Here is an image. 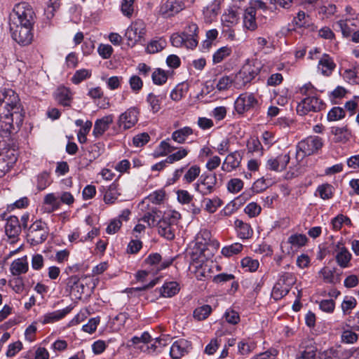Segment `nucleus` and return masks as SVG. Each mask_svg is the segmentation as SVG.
<instances>
[{
	"mask_svg": "<svg viewBox=\"0 0 359 359\" xmlns=\"http://www.w3.org/2000/svg\"><path fill=\"white\" fill-rule=\"evenodd\" d=\"M0 128L1 135L9 136L15 130L14 124L19 128L23 122L24 112L18 95L12 89L0 90Z\"/></svg>",
	"mask_w": 359,
	"mask_h": 359,
	"instance_id": "1",
	"label": "nucleus"
},
{
	"mask_svg": "<svg viewBox=\"0 0 359 359\" xmlns=\"http://www.w3.org/2000/svg\"><path fill=\"white\" fill-rule=\"evenodd\" d=\"M263 65L257 59L247 60L241 69L234 75L233 78L229 76L220 77L216 88L219 91L227 90L231 85L236 89L247 87L259 74Z\"/></svg>",
	"mask_w": 359,
	"mask_h": 359,
	"instance_id": "2",
	"label": "nucleus"
},
{
	"mask_svg": "<svg viewBox=\"0 0 359 359\" xmlns=\"http://www.w3.org/2000/svg\"><path fill=\"white\" fill-rule=\"evenodd\" d=\"M198 31L196 23L187 22L181 33L171 35L170 42L175 47L193 50L198 44Z\"/></svg>",
	"mask_w": 359,
	"mask_h": 359,
	"instance_id": "3",
	"label": "nucleus"
},
{
	"mask_svg": "<svg viewBox=\"0 0 359 359\" xmlns=\"http://www.w3.org/2000/svg\"><path fill=\"white\" fill-rule=\"evenodd\" d=\"M36 13L33 7L27 2H20L14 5L9 15V25H34Z\"/></svg>",
	"mask_w": 359,
	"mask_h": 359,
	"instance_id": "4",
	"label": "nucleus"
},
{
	"mask_svg": "<svg viewBox=\"0 0 359 359\" xmlns=\"http://www.w3.org/2000/svg\"><path fill=\"white\" fill-rule=\"evenodd\" d=\"M323 146V140L318 136H309L300 141L296 147V158L298 161L305 156L316 154Z\"/></svg>",
	"mask_w": 359,
	"mask_h": 359,
	"instance_id": "5",
	"label": "nucleus"
},
{
	"mask_svg": "<svg viewBox=\"0 0 359 359\" xmlns=\"http://www.w3.org/2000/svg\"><path fill=\"white\" fill-rule=\"evenodd\" d=\"M48 235V229L45 222L41 220H36L27 231V238L33 245H36L44 242Z\"/></svg>",
	"mask_w": 359,
	"mask_h": 359,
	"instance_id": "6",
	"label": "nucleus"
},
{
	"mask_svg": "<svg viewBox=\"0 0 359 359\" xmlns=\"http://www.w3.org/2000/svg\"><path fill=\"white\" fill-rule=\"evenodd\" d=\"M13 39L22 46L31 43L33 39L34 25H9Z\"/></svg>",
	"mask_w": 359,
	"mask_h": 359,
	"instance_id": "7",
	"label": "nucleus"
},
{
	"mask_svg": "<svg viewBox=\"0 0 359 359\" xmlns=\"http://www.w3.org/2000/svg\"><path fill=\"white\" fill-rule=\"evenodd\" d=\"M258 106L259 101L252 93H241L234 102V109L241 115L257 109Z\"/></svg>",
	"mask_w": 359,
	"mask_h": 359,
	"instance_id": "8",
	"label": "nucleus"
},
{
	"mask_svg": "<svg viewBox=\"0 0 359 359\" xmlns=\"http://www.w3.org/2000/svg\"><path fill=\"white\" fill-rule=\"evenodd\" d=\"M217 180L215 174L203 173L194 184V190L203 196L209 195L215 191Z\"/></svg>",
	"mask_w": 359,
	"mask_h": 359,
	"instance_id": "9",
	"label": "nucleus"
},
{
	"mask_svg": "<svg viewBox=\"0 0 359 359\" xmlns=\"http://www.w3.org/2000/svg\"><path fill=\"white\" fill-rule=\"evenodd\" d=\"M325 104L316 95L306 97L297 107V112L301 116L307 114L309 112H317L323 109Z\"/></svg>",
	"mask_w": 359,
	"mask_h": 359,
	"instance_id": "10",
	"label": "nucleus"
},
{
	"mask_svg": "<svg viewBox=\"0 0 359 359\" xmlns=\"http://www.w3.org/2000/svg\"><path fill=\"white\" fill-rule=\"evenodd\" d=\"M146 33V25L142 20L133 22L126 29L125 36L128 40V45L133 46L139 41Z\"/></svg>",
	"mask_w": 359,
	"mask_h": 359,
	"instance_id": "11",
	"label": "nucleus"
},
{
	"mask_svg": "<svg viewBox=\"0 0 359 359\" xmlns=\"http://www.w3.org/2000/svg\"><path fill=\"white\" fill-rule=\"evenodd\" d=\"M185 8L183 0H165L161 3L159 9L160 15L164 18L174 17Z\"/></svg>",
	"mask_w": 359,
	"mask_h": 359,
	"instance_id": "12",
	"label": "nucleus"
},
{
	"mask_svg": "<svg viewBox=\"0 0 359 359\" xmlns=\"http://www.w3.org/2000/svg\"><path fill=\"white\" fill-rule=\"evenodd\" d=\"M139 110L136 107H130L119 116L118 124L124 130L133 127L138 121Z\"/></svg>",
	"mask_w": 359,
	"mask_h": 359,
	"instance_id": "13",
	"label": "nucleus"
},
{
	"mask_svg": "<svg viewBox=\"0 0 359 359\" xmlns=\"http://www.w3.org/2000/svg\"><path fill=\"white\" fill-rule=\"evenodd\" d=\"M290 161L289 153L281 154L276 157L270 158L266 161V168L271 170L282 172L286 169Z\"/></svg>",
	"mask_w": 359,
	"mask_h": 359,
	"instance_id": "14",
	"label": "nucleus"
},
{
	"mask_svg": "<svg viewBox=\"0 0 359 359\" xmlns=\"http://www.w3.org/2000/svg\"><path fill=\"white\" fill-rule=\"evenodd\" d=\"M73 308V306L69 305L63 309L47 313L40 318L39 322L43 325L54 323L64 318Z\"/></svg>",
	"mask_w": 359,
	"mask_h": 359,
	"instance_id": "15",
	"label": "nucleus"
},
{
	"mask_svg": "<svg viewBox=\"0 0 359 359\" xmlns=\"http://www.w3.org/2000/svg\"><path fill=\"white\" fill-rule=\"evenodd\" d=\"M317 348L310 340H304L299 346L296 359H314Z\"/></svg>",
	"mask_w": 359,
	"mask_h": 359,
	"instance_id": "16",
	"label": "nucleus"
},
{
	"mask_svg": "<svg viewBox=\"0 0 359 359\" xmlns=\"http://www.w3.org/2000/svg\"><path fill=\"white\" fill-rule=\"evenodd\" d=\"M191 348V344L185 339L175 341L170 347V355L173 359H180L188 353Z\"/></svg>",
	"mask_w": 359,
	"mask_h": 359,
	"instance_id": "17",
	"label": "nucleus"
},
{
	"mask_svg": "<svg viewBox=\"0 0 359 359\" xmlns=\"http://www.w3.org/2000/svg\"><path fill=\"white\" fill-rule=\"evenodd\" d=\"M114 121V116L109 114L97 119L94 124L93 134L95 137H101Z\"/></svg>",
	"mask_w": 359,
	"mask_h": 359,
	"instance_id": "18",
	"label": "nucleus"
},
{
	"mask_svg": "<svg viewBox=\"0 0 359 359\" xmlns=\"http://www.w3.org/2000/svg\"><path fill=\"white\" fill-rule=\"evenodd\" d=\"M242 154L239 151L230 153L225 158L222 169L226 172L231 170L239 167L242 160Z\"/></svg>",
	"mask_w": 359,
	"mask_h": 359,
	"instance_id": "19",
	"label": "nucleus"
},
{
	"mask_svg": "<svg viewBox=\"0 0 359 359\" xmlns=\"http://www.w3.org/2000/svg\"><path fill=\"white\" fill-rule=\"evenodd\" d=\"M335 67L333 59L327 54H324L318 61V71L323 76H330Z\"/></svg>",
	"mask_w": 359,
	"mask_h": 359,
	"instance_id": "20",
	"label": "nucleus"
},
{
	"mask_svg": "<svg viewBox=\"0 0 359 359\" xmlns=\"http://www.w3.org/2000/svg\"><path fill=\"white\" fill-rule=\"evenodd\" d=\"M5 232L10 238L18 237L21 232V225L16 216H11L6 221Z\"/></svg>",
	"mask_w": 359,
	"mask_h": 359,
	"instance_id": "21",
	"label": "nucleus"
},
{
	"mask_svg": "<svg viewBox=\"0 0 359 359\" xmlns=\"http://www.w3.org/2000/svg\"><path fill=\"white\" fill-rule=\"evenodd\" d=\"M55 99L59 104L64 107H70L73 97L69 88L60 86L55 93Z\"/></svg>",
	"mask_w": 359,
	"mask_h": 359,
	"instance_id": "22",
	"label": "nucleus"
},
{
	"mask_svg": "<svg viewBox=\"0 0 359 359\" xmlns=\"http://www.w3.org/2000/svg\"><path fill=\"white\" fill-rule=\"evenodd\" d=\"M161 212L156 208H151L139 219L147 223L149 227L157 226L161 221Z\"/></svg>",
	"mask_w": 359,
	"mask_h": 359,
	"instance_id": "23",
	"label": "nucleus"
},
{
	"mask_svg": "<svg viewBox=\"0 0 359 359\" xmlns=\"http://www.w3.org/2000/svg\"><path fill=\"white\" fill-rule=\"evenodd\" d=\"M331 133L334 135V142L345 143L348 142L351 136V130L346 126L332 127Z\"/></svg>",
	"mask_w": 359,
	"mask_h": 359,
	"instance_id": "24",
	"label": "nucleus"
},
{
	"mask_svg": "<svg viewBox=\"0 0 359 359\" xmlns=\"http://www.w3.org/2000/svg\"><path fill=\"white\" fill-rule=\"evenodd\" d=\"M222 0H213L203 10L205 19L208 22L214 20L220 12Z\"/></svg>",
	"mask_w": 359,
	"mask_h": 359,
	"instance_id": "25",
	"label": "nucleus"
},
{
	"mask_svg": "<svg viewBox=\"0 0 359 359\" xmlns=\"http://www.w3.org/2000/svg\"><path fill=\"white\" fill-rule=\"evenodd\" d=\"M234 225L237 236L241 239H249L252 236L253 230L249 224L243 222L241 219H236L234 222Z\"/></svg>",
	"mask_w": 359,
	"mask_h": 359,
	"instance_id": "26",
	"label": "nucleus"
},
{
	"mask_svg": "<svg viewBox=\"0 0 359 359\" xmlns=\"http://www.w3.org/2000/svg\"><path fill=\"white\" fill-rule=\"evenodd\" d=\"M255 15L256 9L254 7L246 8L243 16V25L247 29L254 31L257 29Z\"/></svg>",
	"mask_w": 359,
	"mask_h": 359,
	"instance_id": "27",
	"label": "nucleus"
},
{
	"mask_svg": "<svg viewBox=\"0 0 359 359\" xmlns=\"http://www.w3.org/2000/svg\"><path fill=\"white\" fill-rule=\"evenodd\" d=\"M166 97V94H162L156 95L153 93H149L146 98V101L148 103L150 110L153 114L158 112L161 108V102L163 99Z\"/></svg>",
	"mask_w": 359,
	"mask_h": 359,
	"instance_id": "28",
	"label": "nucleus"
},
{
	"mask_svg": "<svg viewBox=\"0 0 359 359\" xmlns=\"http://www.w3.org/2000/svg\"><path fill=\"white\" fill-rule=\"evenodd\" d=\"M194 133L193 129L189 126H185L178 130H175L172 133V139L179 143H184L188 137Z\"/></svg>",
	"mask_w": 359,
	"mask_h": 359,
	"instance_id": "29",
	"label": "nucleus"
},
{
	"mask_svg": "<svg viewBox=\"0 0 359 359\" xmlns=\"http://www.w3.org/2000/svg\"><path fill=\"white\" fill-rule=\"evenodd\" d=\"M10 271L13 276L25 273L28 271V263L26 257L15 259L11 265Z\"/></svg>",
	"mask_w": 359,
	"mask_h": 359,
	"instance_id": "30",
	"label": "nucleus"
},
{
	"mask_svg": "<svg viewBox=\"0 0 359 359\" xmlns=\"http://www.w3.org/2000/svg\"><path fill=\"white\" fill-rule=\"evenodd\" d=\"M67 286L69 289L70 292H76L79 298H81V294L84 293L85 286L83 283L79 282V278L77 276H70L67 280Z\"/></svg>",
	"mask_w": 359,
	"mask_h": 359,
	"instance_id": "31",
	"label": "nucleus"
},
{
	"mask_svg": "<svg viewBox=\"0 0 359 359\" xmlns=\"http://www.w3.org/2000/svg\"><path fill=\"white\" fill-rule=\"evenodd\" d=\"M339 252L336 255V261L338 265L342 268H346L351 259V254L345 247H340L339 245L337 246Z\"/></svg>",
	"mask_w": 359,
	"mask_h": 359,
	"instance_id": "32",
	"label": "nucleus"
},
{
	"mask_svg": "<svg viewBox=\"0 0 359 359\" xmlns=\"http://www.w3.org/2000/svg\"><path fill=\"white\" fill-rule=\"evenodd\" d=\"M179 291V284L174 281L165 283L160 290V292L163 297H172Z\"/></svg>",
	"mask_w": 359,
	"mask_h": 359,
	"instance_id": "33",
	"label": "nucleus"
},
{
	"mask_svg": "<svg viewBox=\"0 0 359 359\" xmlns=\"http://www.w3.org/2000/svg\"><path fill=\"white\" fill-rule=\"evenodd\" d=\"M337 26L339 28L344 37H349L354 31L352 27L355 25L353 20L346 19L345 20H341L338 21Z\"/></svg>",
	"mask_w": 359,
	"mask_h": 359,
	"instance_id": "34",
	"label": "nucleus"
},
{
	"mask_svg": "<svg viewBox=\"0 0 359 359\" xmlns=\"http://www.w3.org/2000/svg\"><path fill=\"white\" fill-rule=\"evenodd\" d=\"M168 78V72L161 68H156L151 74L152 81L155 85L162 86L166 83Z\"/></svg>",
	"mask_w": 359,
	"mask_h": 359,
	"instance_id": "35",
	"label": "nucleus"
},
{
	"mask_svg": "<svg viewBox=\"0 0 359 359\" xmlns=\"http://www.w3.org/2000/svg\"><path fill=\"white\" fill-rule=\"evenodd\" d=\"M334 187L332 185L325 183L319 185L316 189V193L320 198L323 200H329L332 198L334 194Z\"/></svg>",
	"mask_w": 359,
	"mask_h": 359,
	"instance_id": "36",
	"label": "nucleus"
},
{
	"mask_svg": "<svg viewBox=\"0 0 359 359\" xmlns=\"http://www.w3.org/2000/svg\"><path fill=\"white\" fill-rule=\"evenodd\" d=\"M231 53V47L227 46L221 47L213 54L212 62L214 64L220 63L227 57L230 56Z\"/></svg>",
	"mask_w": 359,
	"mask_h": 359,
	"instance_id": "37",
	"label": "nucleus"
},
{
	"mask_svg": "<svg viewBox=\"0 0 359 359\" xmlns=\"http://www.w3.org/2000/svg\"><path fill=\"white\" fill-rule=\"evenodd\" d=\"M201 168L198 165H193L188 168L183 176V181L185 183L191 184L200 176Z\"/></svg>",
	"mask_w": 359,
	"mask_h": 359,
	"instance_id": "38",
	"label": "nucleus"
},
{
	"mask_svg": "<svg viewBox=\"0 0 359 359\" xmlns=\"http://www.w3.org/2000/svg\"><path fill=\"white\" fill-rule=\"evenodd\" d=\"M120 196V193L118 191L117 184L115 183L111 184L104 196V201L107 204L114 203Z\"/></svg>",
	"mask_w": 359,
	"mask_h": 359,
	"instance_id": "39",
	"label": "nucleus"
},
{
	"mask_svg": "<svg viewBox=\"0 0 359 359\" xmlns=\"http://www.w3.org/2000/svg\"><path fill=\"white\" fill-rule=\"evenodd\" d=\"M170 338L168 336H162L155 339L154 344L151 346L148 347L149 353H160L161 352L162 348L167 346L169 344Z\"/></svg>",
	"mask_w": 359,
	"mask_h": 359,
	"instance_id": "40",
	"label": "nucleus"
},
{
	"mask_svg": "<svg viewBox=\"0 0 359 359\" xmlns=\"http://www.w3.org/2000/svg\"><path fill=\"white\" fill-rule=\"evenodd\" d=\"M290 290V287L284 285H283L277 281L273 287L271 297L275 300H279L287 294Z\"/></svg>",
	"mask_w": 359,
	"mask_h": 359,
	"instance_id": "41",
	"label": "nucleus"
},
{
	"mask_svg": "<svg viewBox=\"0 0 359 359\" xmlns=\"http://www.w3.org/2000/svg\"><path fill=\"white\" fill-rule=\"evenodd\" d=\"M243 248V245L239 243H235L229 245L224 246L222 249V254L226 257H230L240 253Z\"/></svg>",
	"mask_w": 359,
	"mask_h": 359,
	"instance_id": "42",
	"label": "nucleus"
},
{
	"mask_svg": "<svg viewBox=\"0 0 359 359\" xmlns=\"http://www.w3.org/2000/svg\"><path fill=\"white\" fill-rule=\"evenodd\" d=\"M51 184L50 175L47 171H43L36 177V187L38 190H44Z\"/></svg>",
	"mask_w": 359,
	"mask_h": 359,
	"instance_id": "43",
	"label": "nucleus"
},
{
	"mask_svg": "<svg viewBox=\"0 0 359 359\" xmlns=\"http://www.w3.org/2000/svg\"><path fill=\"white\" fill-rule=\"evenodd\" d=\"M165 224V220L164 219L158 224V233L166 239L172 240L175 238L174 231L170 224H166L165 226H163V224Z\"/></svg>",
	"mask_w": 359,
	"mask_h": 359,
	"instance_id": "44",
	"label": "nucleus"
},
{
	"mask_svg": "<svg viewBox=\"0 0 359 359\" xmlns=\"http://www.w3.org/2000/svg\"><path fill=\"white\" fill-rule=\"evenodd\" d=\"M91 70L87 69H81L76 71L74 74L71 79L72 82L74 84H79L83 81L90 78L91 76Z\"/></svg>",
	"mask_w": 359,
	"mask_h": 359,
	"instance_id": "45",
	"label": "nucleus"
},
{
	"mask_svg": "<svg viewBox=\"0 0 359 359\" xmlns=\"http://www.w3.org/2000/svg\"><path fill=\"white\" fill-rule=\"evenodd\" d=\"M189 149L184 147H180L177 151L170 154L167 156L166 162H168L169 163L171 164L175 162L179 161L185 158L189 154Z\"/></svg>",
	"mask_w": 359,
	"mask_h": 359,
	"instance_id": "46",
	"label": "nucleus"
},
{
	"mask_svg": "<svg viewBox=\"0 0 359 359\" xmlns=\"http://www.w3.org/2000/svg\"><path fill=\"white\" fill-rule=\"evenodd\" d=\"M203 202L205 203V210L210 213L215 212L217 208L222 205V201L218 197H215L212 199L204 198Z\"/></svg>",
	"mask_w": 359,
	"mask_h": 359,
	"instance_id": "47",
	"label": "nucleus"
},
{
	"mask_svg": "<svg viewBox=\"0 0 359 359\" xmlns=\"http://www.w3.org/2000/svg\"><path fill=\"white\" fill-rule=\"evenodd\" d=\"M256 345L253 341H248L243 340L238 344V353L242 355H246L250 354L254 351Z\"/></svg>",
	"mask_w": 359,
	"mask_h": 359,
	"instance_id": "48",
	"label": "nucleus"
},
{
	"mask_svg": "<svg viewBox=\"0 0 359 359\" xmlns=\"http://www.w3.org/2000/svg\"><path fill=\"white\" fill-rule=\"evenodd\" d=\"M212 311V308L209 305H203L196 308L194 311V317L198 320H205L208 317Z\"/></svg>",
	"mask_w": 359,
	"mask_h": 359,
	"instance_id": "49",
	"label": "nucleus"
},
{
	"mask_svg": "<svg viewBox=\"0 0 359 359\" xmlns=\"http://www.w3.org/2000/svg\"><path fill=\"white\" fill-rule=\"evenodd\" d=\"M307 238L305 235L301 233L292 234L288 238V243L296 248H301L307 242Z\"/></svg>",
	"mask_w": 359,
	"mask_h": 359,
	"instance_id": "50",
	"label": "nucleus"
},
{
	"mask_svg": "<svg viewBox=\"0 0 359 359\" xmlns=\"http://www.w3.org/2000/svg\"><path fill=\"white\" fill-rule=\"evenodd\" d=\"M241 264L243 269L250 272L256 271L259 266L257 259H254L248 257L242 259Z\"/></svg>",
	"mask_w": 359,
	"mask_h": 359,
	"instance_id": "51",
	"label": "nucleus"
},
{
	"mask_svg": "<svg viewBox=\"0 0 359 359\" xmlns=\"http://www.w3.org/2000/svg\"><path fill=\"white\" fill-rule=\"evenodd\" d=\"M247 149L249 152H259L262 154L263 147L262 145L258 139L256 137H250L247 142Z\"/></svg>",
	"mask_w": 359,
	"mask_h": 359,
	"instance_id": "52",
	"label": "nucleus"
},
{
	"mask_svg": "<svg viewBox=\"0 0 359 359\" xmlns=\"http://www.w3.org/2000/svg\"><path fill=\"white\" fill-rule=\"evenodd\" d=\"M43 201L45 204L51 206V209L49 210V212L56 210L60 207L59 196H57L53 193L48 194L46 195Z\"/></svg>",
	"mask_w": 359,
	"mask_h": 359,
	"instance_id": "53",
	"label": "nucleus"
},
{
	"mask_svg": "<svg viewBox=\"0 0 359 359\" xmlns=\"http://www.w3.org/2000/svg\"><path fill=\"white\" fill-rule=\"evenodd\" d=\"M345 116V111L339 107H334L327 114V120L329 121H336L343 118Z\"/></svg>",
	"mask_w": 359,
	"mask_h": 359,
	"instance_id": "54",
	"label": "nucleus"
},
{
	"mask_svg": "<svg viewBox=\"0 0 359 359\" xmlns=\"http://www.w3.org/2000/svg\"><path fill=\"white\" fill-rule=\"evenodd\" d=\"M166 46V41L164 39H160L151 41L147 48L148 53H156L162 50Z\"/></svg>",
	"mask_w": 359,
	"mask_h": 359,
	"instance_id": "55",
	"label": "nucleus"
},
{
	"mask_svg": "<svg viewBox=\"0 0 359 359\" xmlns=\"http://www.w3.org/2000/svg\"><path fill=\"white\" fill-rule=\"evenodd\" d=\"M60 7V0H49V4L47 8L45 9V15L48 19H52L55 13Z\"/></svg>",
	"mask_w": 359,
	"mask_h": 359,
	"instance_id": "56",
	"label": "nucleus"
},
{
	"mask_svg": "<svg viewBox=\"0 0 359 359\" xmlns=\"http://www.w3.org/2000/svg\"><path fill=\"white\" fill-rule=\"evenodd\" d=\"M135 0H122L121 11L123 15L130 18L134 12Z\"/></svg>",
	"mask_w": 359,
	"mask_h": 359,
	"instance_id": "57",
	"label": "nucleus"
},
{
	"mask_svg": "<svg viewBox=\"0 0 359 359\" xmlns=\"http://www.w3.org/2000/svg\"><path fill=\"white\" fill-rule=\"evenodd\" d=\"M128 82L132 91L135 93H138L143 88V81L137 75L130 76Z\"/></svg>",
	"mask_w": 359,
	"mask_h": 359,
	"instance_id": "58",
	"label": "nucleus"
},
{
	"mask_svg": "<svg viewBox=\"0 0 359 359\" xmlns=\"http://www.w3.org/2000/svg\"><path fill=\"white\" fill-rule=\"evenodd\" d=\"M93 123L90 121H86L83 126V127L79 130L77 137L78 140L81 144H83L86 142L87 134L90 132L91 128H92Z\"/></svg>",
	"mask_w": 359,
	"mask_h": 359,
	"instance_id": "59",
	"label": "nucleus"
},
{
	"mask_svg": "<svg viewBox=\"0 0 359 359\" xmlns=\"http://www.w3.org/2000/svg\"><path fill=\"white\" fill-rule=\"evenodd\" d=\"M243 187V182L238 178H233L227 183V189L229 192L236 194Z\"/></svg>",
	"mask_w": 359,
	"mask_h": 359,
	"instance_id": "60",
	"label": "nucleus"
},
{
	"mask_svg": "<svg viewBox=\"0 0 359 359\" xmlns=\"http://www.w3.org/2000/svg\"><path fill=\"white\" fill-rule=\"evenodd\" d=\"M356 300L353 297H346L341 304V309L344 314H348L356 306Z\"/></svg>",
	"mask_w": 359,
	"mask_h": 359,
	"instance_id": "61",
	"label": "nucleus"
},
{
	"mask_svg": "<svg viewBox=\"0 0 359 359\" xmlns=\"http://www.w3.org/2000/svg\"><path fill=\"white\" fill-rule=\"evenodd\" d=\"M100 322V317L97 316L95 318H92L88 320V322L86 324L83 325L82 330L85 332L92 334L96 330Z\"/></svg>",
	"mask_w": 359,
	"mask_h": 359,
	"instance_id": "62",
	"label": "nucleus"
},
{
	"mask_svg": "<svg viewBox=\"0 0 359 359\" xmlns=\"http://www.w3.org/2000/svg\"><path fill=\"white\" fill-rule=\"evenodd\" d=\"M278 282L280 283L283 285H284L291 288L294 283V278L291 273L283 272L280 273Z\"/></svg>",
	"mask_w": 359,
	"mask_h": 359,
	"instance_id": "63",
	"label": "nucleus"
},
{
	"mask_svg": "<svg viewBox=\"0 0 359 359\" xmlns=\"http://www.w3.org/2000/svg\"><path fill=\"white\" fill-rule=\"evenodd\" d=\"M344 79L351 84L359 83V76L357 75L355 69H346L343 73Z\"/></svg>",
	"mask_w": 359,
	"mask_h": 359,
	"instance_id": "64",
	"label": "nucleus"
}]
</instances>
